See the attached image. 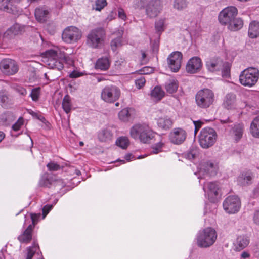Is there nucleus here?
<instances>
[{"mask_svg":"<svg viewBox=\"0 0 259 259\" xmlns=\"http://www.w3.org/2000/svg\"><path fill=\"white\" fill-rule=\"evenodd\" d=\"M164 24V19H159L155 23V29L158 32H162L163 31V27Z\"/></svg>","mask_w":259,"mask_h":259,"instance_id":"de8ad7c7","label":"nucleus"},{"mask_svg":"<svg viewBox=\"0 0 259 259\" xmlns=\"http://www.w3.org/2000/svg\"><path fill=\"white\" fill-rule=\"evenodd\" d=\"M141 55H142L141 60V64H146L147 62V60L146 59V54L145 52L143 51H141Z\"/></svg>","mask_w":259,"mask_h":259,"instance_id":"680f3d73","label":"nucleus"},{"mask_svg":"<svg viewBox=\"0 0 259 259\" xmlns=\"http://www.w3.org/2000/svg\"><path fill=\"white\" fill-rule=\"evenodd\" d=\"M254 195H258L259 194V184H258V185L257 186H256V187L255 188L254 190Z\"/></svg>","mask_w":259,"mask_h":259,"instance_id":"774afa93","label":"nucleus"},{"mask_svg":"<svg viewBox=\"0 0 259 259\" xmlns=\"http://www.w3.org/2000/svg\"><path fill=\"white\" fill-rule=\"evenodd\" d=\"M238 13L237 9L233 6L228 7L224 9L219 15L220 23L226 25L236 17Z\"/></svg>","mask_w":259,"mask_h":259,"instance_id":"9b49d317","label":"nucleus"},{"mask_svg":"<svg viewBox=\"0 0 259 259\" xmlns=\"http://www.w3.org/2000/svg\"><path fill=\"white\" fill-rule=\"evenodd\" d=\"M116 144L122 149H126L130 144V141L126 137H120L116 141Z\"/></svg>","mask_w":259,"mask_h":259,"instance_id":"e433bc0d","label":"nucleus"},{"mask_svg":"<svg viewBox=\"0 0 259 259\" xmlns=\"http://www.w3.org/2000/svg\"><path fill=\"white\" fill-rule=\"evenodd\" d=\"M40 88H36L32 90L30 96L33 101H36L38 100L40 95Z\"/></svg>","mask_w":259,"mask_h":259,"instance_id":"c03bdc74","label":"nucleus"},{"mask_svg":"<svg viewBox=\"0 0 259 259\" xmlns=\"http://www.w3.org/2000/svg\"><path fill=\"white\" fill-rule=\"evenodd\" d=\"M163 145V143L162 142H159L156 144L153 148L152 152L154 154H157L161 151V149Z\"/></svg>","mask_w":259,"mask_h":259,"instance_id":"603ef678","label":"nucleus"},{"mask_svg":"<svg viewBox=\"0 0 259 259\" xmlns=\"http://www.w3.org/2000/svg\"><path fill=\"white\" fill-rule=\"evenodd\" d=\"M82 37L80 30L75 26H71L66 27L62 34V40L66 43L72 44L78 41Z\"/></svg>","mask_w":259,"mask_h":259,"instance_id":"1a4fd4ad","label":"nucleus"},{"mask_svg":"<svg viewBox=\"0 0 259 259\" xmlns=\"http://www.w3.org/2000/svg\"><path fill=\"white\" fill-rule=\"evenodd\" d=\"M248 36L251 38H255L259 36V22L253 21L250 22L248 32Z\"/></svg>","mask_w":259,"mask_h":259,"instance_id":"a878e982","label":"nucleus"},{"mask_svg":"<svg viewBox=\"0 0 259 259\" xmlns=\"http://www.w3.org/2000/svg\"><path fill=\"white\" fill-rule=\"evenodd\" d=\"M39 217V215L37 214H35V213L31 214V219L32 220V224L33 225H35V224L37 223Z\"/></svg>","mask_w":259,"mask_h":259,"instance_id":"bf43d9fd","label":"nucleus"},{"mask_svg":"<svg viewBox=\"0 0 259 259\" xmlns=\"http://www.w3.org/2000/svg\"><path fill=\"white\" fill-rule=\"evenodd\" d=\"M217 238L215 230L211 227H207L199 232L197 238V244L200 247H208L214 244Z\"/></svg>","mask_w":259,"mask_h":259,"instance_id":"20e7f679","label":"nucleus"},{"mask_svg":"<svg viewBox=\"0 0 259 259\" xmlns=\"http://www.w3.org/2000/svg\"><path fill=\"white\" fill-rule=\"evenodd\" d=\"M53 185L55 186L58 187L60 188H62L65 187L66 184L62 179H58L55 181L53 182Z\"/></svg>","mask_w":259,"mask_h":259,"instance_id":"5fc2aeb1","label":"nucleus"},{"mask_svg":"<svg viewBox=\"0 0 259 259\" xmlns=\"http://www.w3.org/2000/svg\"><path fill=\"white\" fill-rule=\"evenodd\" d=\"M107 5L106 0H97L96 2V10L100 11Z\"/></svg>","mask_w":259,"mask_h":259,"instance_id":"3c124183","label":"nucleus"},{"mask_svg":"<svg viewBox=\"0 0 259 259\" xmlns=\"http://www.w3.org/2000/svg\"><path fill=\"white\" fill-rule=\"evenodd\" d=\"M223 61L217 57H213L208 59L206 62L207 69L211 72L219 71L222 68Z\"/></svg>","mask_w":259,"mask_h":259,"instance_id":"aec40b11","label":"nucleus"},{"mask_svg":"<svg viewBox=\"0 0 259 259\" xmlns=\"http://www.w3.org/2000/svg\"><path fill=\"white\" fill-rule=\"evenodd\" d=\"M84 73L82 72H79L77 71L74 70L70 73L69 76L72 78H77L80 76H83Z\"/></svg>","mask_w":259,"mask_h":259,"instance_id":"6e6d98bb","label":"nucleus"},{"mask_svg":"<svg viewBox=\"0 0 259 259\" xmlns=\"http://www.w3.org/2000/svg\"><path fill=\"white\" fill-rule=\"evenodd\" d=\"M12 103V100L6 93L4 92H0V104L2 107L7 108Z\"/></svg>","mask_w":259,"mask_h":259,"instance_id":"72a5a7b5","label":"nucleus"},{"mask_svg":"<svg viewBox=\"0 0 259 259\" xmlns=\"http://www.w3.org/2000/svg\"><path fill=\"white\" fill-rule=\"evenodd\" d=\"M217 135L215 130L211 127L203 128L199 135V142L203 148H208L215 143Z\"/></svg>","mask_w":259,"mask_h":259,"instance_id":"0eeeda50","label":"nucleus"},{"mask_svg":"<svg viewBox=\"0 0 259 259\" xmlns=\"http://www.w3.org/2000/svg\"><path fill=\"white\" fill-rule=\"evenodd\" d=\"M236 102V95L233 93H228L225 97L223 106L228 109H232L235 106Z\"/></svg>","mask_w":259,"mask_h":259,"instance_id":"393cba45","label":"nucleus"},{"mask_svg":"<svg viewBox=\"0 0 259 259\" xmlns=\"http://www.w3.org/2000/svg\"><path fill=\"white\" fill-rule=\"evenodd\" d=\"M253 177V174L250 170L243 171L237 178V182L241 186L248 185L252 183Z\"/></svg>","mask_w":259,"mask_h":259,"instance_id":"412c9836","label":"nucleus"},{"mask_svg":"<svg viewBox=\"0 0 259 259\" xmlns=\"http://www.w3.org/2000/svg\"><path fill=\"white\" fill-rule=\"evenodd\" d=\"M113 135L110 128L103 129L98 133V139L102 142L109 143L113 139Z\"/></svg>","mask_w":259,"mask_h":259,"instance_id":"b1692460","label":"nucleus"},{"mask_svg":"<svg viewBox=\"0 0 259 259\" xmlns=\"http://www.w3.org/2000/svg\"><path fill=\"white\" fill-rule=\"evenodd\" d=\"M193 123L195 125V127H196L197 128H199V129H200L201 127L202 124H203V122L200 120L194 121Z\"/></svg>","mask_w":259,"mask_h":259,"instance_id":"0e129e2a","label":"nucleus"},{"mask_svg":"<svg viewBox=\"0 0 259 259\" xmlns=\"http://www.w3.org/2000/svg\"><path fill=\"white\" fill-rule=\"evenodd\" d=\"M202 66V63L201 59L198 57H193L188 61L186 70L188 73H196L199 72Z\"/></svg>","mask_w":259,"mask_h":259,"instance_id":"2eb2a0df","label":"nucleus"},{"mask_svg":"<svg viewBox=\"0 0 259 259\" xmlns=\"http://www.w3.org/2000/svg\"><path fill=\"white\" fill-rule=\"evenodd\" d=\"M121 95L120 89L114 85L105 86L101 91V98L105 102L113 103L117 101Z\"/></svg>","mask_w":259,"mask_h":259,"instance_id":"6e6552de","label":"nucleus"},{"mask_svg":"<svg viewBox=\"0 0 259 259\" xmlns=\"http://www.w3.org/2000/svg\"><path fill=\"white\" fill-rule=\"evenodd\" d=\"M249 242V237L247 235L242 234L238 236L234 242L235 250L240 251L243 250L248 245Z\"/></svg>","mask_w":259,"mask_h":259,"instance_id":"a211bd4d","label":"nucleus"},{"mask_svg":"<svg viewBox=\"0 0 259 259\" xmlns=\"http://www.w3.org/2000/svg\"><path fill=\"white\" fill-rule=\"evenodd\" d=\"M170 140L175 144H180L186 138V133L181 128H175L170 134Z\"/></svg>","mask_w":259,"mask_h":259,"instance_id":"dca6fc26","label":"nucleus"},{"mask_svg":"<svg viewBox=\"0 0 259 259\" xmlns=\"http://www.w3.org/2000/svg\"><path fill=\"white\" fill-rule=\"evenodd\" d=\"M118 16L124 20L126 19V16L123 9H120L118 10Z\"/></svg>","mask_w":259,"mask_h":259,"instance_id":"052dcab7","label":"nucleus"},{"mask_svg":"<svg viewBox=\"0 0 259 259\" xmlns=\"http://www.w3.org/2000/svg\"><path fill=\"white\" fill-rule=\"evenodd\" d=\"M250 132L253 137L259 138V116L255 117L251 123Z\"/></svg>","mask_w":259,"mask_h":259,"instance_id":"2f4dec72","label":"nucleus"},{"mask_svg":"<svg viewBox=\"0 0 259 259\" xmlns=\"http://www.w3.org/2000/svg\"><path fill=\"white\" fill-rule=\"evenodd\" d=\"M32 226L31 225H29L24 232L18 236V239L19 241L23 243H28L30 242L32 239Z\"/></svg>","mask_w":259,"mask_h":259,"instance_id":"bb28decb","label":"nucleus"},{"mask_svg":"<svg viewBox=\"0 0 259 259\" xmlns=\"http://www.w3.org/2000/svg\"><path fill=\"white\" fill-rule=\"evenodd\" d=\"M243 25V21L240 18L235 17L231 22L226 25L230 30L236 31L240 29L242 27Z\"/></svg>","mask_w":259,"mask_h":259,"instance_id":"c756f323","label":"nucleus"},{"mask_svg":"<svg viewBox=\"0 0 259 259\" xmlns=\"http://www.w3.org/2000/svg\"><path fill=\"white\" fill-rule=\"evenodd\" d=\"M206 168L208 172L210 173L211 175L216 174L218 167L217 164H214L211 161H208L206 163Z\"/></svg>","mask_w":259,"mask_h":259,"instance_id":"ea45409f","label":"nucleus"},{"mask_svg":"<svg viewBox=\"0 0 259 259\" xmlns=\"http://www.w3.org/2000/svg\"><path fill=\"white\" fill-rule=\"evenodd\" d=\"M214 100V94L209 89L200 90L195 95L196 103L201 108L209 107L213 104Z\"/></svg>","mask_w":259,"mask_h":259,"instance_id":"39448f33","label":"nucleus"},{"mask_svg":"<svg viewBox=\"0 0 259 259\" xmlns=\"http://www.w3.org/2000/svg\"><path fill=\"white\" fill-rule=\"evenodd\" d=\"M53 208L52 205H46L42 208V214L45 218Z\"/></svg>","mask_w":259,"mask_h":259,"instance_id":"4d7b16f0","label":"nucleus"},{"mask_svg":"<svg viewBox=\"0 0 259 259\" xmlns=\"http://www.w3.org/2000/svg\"><path fill=\"white\" fill-rule=\"evenodd\" d=\"M183 55L180 52L176 51L170 54L167 58V62L169 67L175 72L180 69Z\"/></svg>","mask_w":259,"mask_h":259,"instance_id":"ddd939ff","label":"nucleus"},{"mask_svg":"<svg viewBox=\"0 0 259 259\" xmlns=\"http://www.w3.org/2000/svg\"><path fill=\"white\" fill-rule=\"evenodd\" d=\"M241 256L243 258H249L250 257V254L248 252H246V251H243L241 253Z\"/></svg>","mask_w":259,"mask_h":259,"instance_id":"69168bd1","label":"nucleus"},{"mask_svg":"<svg viewBox=\"0 0 259 259\" xmlns=\"http://www.w3.org/2000/svg\"><path fill=\"white\" fill-rule=\"evenodd\" d=\"M24 119L22 117H20L17 121L12 126V129L14 131H19L21 127L23 125Z\"/></svg>","mask_w":259,"mask_h":259,"instance_id":"8fccbe9b","label":"nucleus"},{"mask_svg":"<svg viewBox=\"0 0 259 259\" xmlns=\"http://www.w3.org/2000/svg\"><path fill=\"white\" fill-rule=\"evenodd\" d=\"M121 45V38L119 37L116 38L111 41V47L113 51H115L116 48L120 46Z\"/></svg>","mask_w":259,"mask_h":259,"instance_id":"09e8293b","label":"nucleus"},{"mask_svg":"<svg viewBox=\"0 0 259 259\" xmlns=\"http://www.w3.org/2000/svg\"><path fill=\"white\" fill-rule=\"evenodd\" d=\"M48 170L52 171L59 170L61 169V166L57 163L54 162H50L47 165Z\"/></svg>","mask_w":259,"mask_h":259,"instance_id":"37998d69","label":"nucleus"},{"mask_svg":"<svg viewBox=\"0 0 259 259\" xmlns=\"http://www.w3.org/2000/svg\"><path fill=\"white\" fill-rule=\"evenodd\" d=\"M106 33L102 28H96L91 30L87 36L86 44L90 48H100L104 43Z\"/></svg>","mask_w":259,"mask_h":259,"instance_id":"7ed1b4c3","label":"nucleus"},{"mask_svg":"<svg viewBox=\"0 0 259 259\" xmlns=\"http://www.w3.org/2000/svg\"><path fill=\"white\" fill-rule=\"evenodd\" d=\"M45 55V63L48 67L58 70H61L63 68V63L67 59L64 52L59 49H50L46 51Z\"/></svg>","mask_w":259,"mask_h":259,"instance_id":"f257e3e1","label":"nucleus"},{"mask_svg":"<svg viewBox=\"0 0 259 259\" xmlns=\"http://www.w3.org/2000/svg\"><path fill=\"white\" fill-rule=\"evenodd\" d=\"M208 188V196L210 201L215 202L217 197L218 195L219 187L216 183L210 182L206 184L203 187V190L205 191V187Z\"/></svg>","mask_w":259,"mask_h":259,"instance_id":"6ab92c4d","label":"nucleus"},{"mask_svg":"<svg viewBox=\"0 0 259 259\" xmlns=\"http://www.w3.org/2000/svg\"><path fill=\"white\" fill-rule=\"evenodd\" d=\"M178 88V82L176 80L171 79L169 80L165 84V89L166 91L172 94L176 92Z\"/></svg>","mask_w":259,"mask_h":259,"instance_id":"f704fd0d","label":"nucleus"},{"mask_svg":"<svg viewBox=\"0 0 259 259\" xmlns=\"http://www.w3.org/2000/svg\"><path fill=\"white\" fill-rule=\"evenodd\" d=\"M131 136L135 140H139L144 143H148L154 137V133L145 124H136L130 130Z\"/></svg>","mask_w":259,"mask_h":259,"instance_id":"f03ea898","label":"nucleus"},{"mask_svg":"<svg viewBox=\"0 0 259 259\" xmlns=\"http://www.w3.org/2000/svg\"><path fill=\"white\" fill-rule=\"evenodd\" d=\"M135 82L136 87L138 89H141L145 85L146 80L143 76H140L135 80Z\"/></svg>","mask_w":259,"mask_h":259,"instance_id":"49530a36","label":"nucleus"},{"mask_svg":"<svg viewBox=\"0 0 259 259\" xmlns=\"http://www.w3.org/2000/svg\"><path fill=\"white\" fill-rule=\"evenodd\" d=\"M49 15V11L45 8H37L35 9V17L40 22H45Z\"/></svg>","mask_w":259,"mask_h":259,"instance_id":"c85d7f7f","label":"nucleus"},{"mask_svg":"<svg viewBox=\"0 0 259 259\" xmlns=\"http://www.w3.org/2000/svg\"><path fill=\"white\" fill-rule=\"evenodd\" d=\"M253 221L255 225L259 226V209L254 212Z\"/></svg>","mask_w":259,"mask_h":259,"instance_id":"13d9d810","label":"nucleus"},{"mask_svg":"<svg viewBox=\"0 0 259 259\" xmlns=\"http://www.w3.org/2000/svg\"><path fill=\"white\" fill-rule=\"evenodd\" d=\"M9 0H0V9L5 11L10 12L11 9L9 8Z\"/></svg>","mask_w":259,"mask_h":259,"instance_id":"79ce46f5","label":"nucleus"},{"mask_svg":"<svg viewBox=\"0 0 259 259\" xmlns=\"http://www.w3.org/2000/svg\"><path fill=\"white\" fill-rule=\"evenodd\" d=\"M134 112V110L132 108H124L119 112L118 116L121 120L127 121L129 120Z\"/></svg>","mask_w":259,"mask_h":259,"instance_id":"473e14b6","label":"nucleus"},{"mask_svg":"<svg viewBox=\"0 0 259 259\" xmlns=\"http://www.w3.org/2000/svg\"><path fill=\"white\" fill-rule=\"evenodd\" d=\"M165 93L159 86L155 87L151 92V97L154 101H158L164 96Z\"/></svg>","mask_w":259,"mask_h":259,"instance_id":"7c9ffc66","label":"nucleus"},{"mask_svg":"<svg viewBox=\"0 0 259 259\" xmlns=\"http://www.w3.org/2000/svg\"><path fill=\"white\" fill-rule=\"evenodd\" d=\"M132 158H133V156L131 154H126L125 156V159H126V161H130Z\"/></svg>","mask_w":259,"mask_h":259,"instance_id":"338daca9","label":"nucleus"},{"mask_svg":"<svg viewBox=\"0 0 259 259\" xmlns=\"http://www.w3.org/2000/svg\"><path fill=\"white\" fill-rule=\"evenodd\" d=\"M244 126L242 124H235L230 131V135L236 141H238L242 137Z\"/></svg>","mask_w":259,"mask_h":259,"instance_id":"4be33fe9","label":"nucleus"},{"mask_svg":"<svg viewBox=\"0 0 259 259\" xmlns=\"http://www.w3.org/2000/svg\"><path fill=\"white\" fill-rule=\"evenodd\" d=\"M174 7L179 10L185 8L187 7L186 0H175Z\"/></svg>","mask_w":259,"mask_h":259,"instance_id":"a19ab883","label":"nucleus"},{"mask_svg":"<svg viewBox=\"0 0 259 259\" xmlns=\"http://www.w3.org/2000/svg\"><path fill=\"white\" fill-rule=\"evenodd\" d=\"M259 79V70L254 67H249L242 71L239 75L240 83L246 87L254 85Z\"/></svg>","mask_w":259,"mask_h":259,"instance_id":"423d86ee","label":"nucleus"},{"mask_svg":"<svg viewBox=\"0 0 259 259\" xmlns=\"http://www.w3.org/2000/svg\"><path fill=\"white\" fill-rule=\"evenodd\" d=\"M24 31L23 26L16 23L6 30L4 34V37L7 39H12L17 35L21 34Z\"/></svg>","mask_w":259,"mask_h":259,"instance_id":"f3484780","label":"nucleus"},{"mask_svg":"<svg viewBox=\"0 0 259 259\" xmlns=\"http://www.w3.org/2000/svg\"><path fill=\"white\" fill-rule=\"evenodd\" d=\"M110 62L107 57H102L98 59L95 64V68L102 71L108 70L110 67Z\"/></svg>","mask_w":259,"mask_h":259,"instance_id":"cd10ccee","label":"nucleus"},{"mask_svg":"<svg viewBox=\"0 0 259 259\" xmlns=\"http://www.w3.org/2000/svg\"><path fill=\"white\" fill-rule=\"evenodd\" d=\"M39 184L42 186L49 187V185L50 184V183L48 179H43L40 181Z\"/></svg>","mask_w":259,"mask_h":259,"instance_id":"e2e57ef3","label":"nucleus"},{"mask_svg":"<svg viewBox=\"0 0 259 259\" xmlns=\"http://www.w3.org/2000/svg\"><path fill=\"white\" fill-rule=\"evenodd\" d=\"M14 119V115L10 112L4 113L2 116V120L4 122H10Z\"/></svg>","mask_w":259,"mask_h":259,"instance_id":"a18cd8bd","label":"nucleus"},{"mask_svg":"<svg viewBox=\"0 0 259 259\" xmlns=\"http://www.w3.org/2000/svg\"><path fill=\"white\" fill-rule=\"evenodd\" d=\"M38 248L37 244H34L32 246L27 248V254L26 259H32Z\"/></svg>","mask_w":259,"mask_h":259,"instance_id":"58836bf2","label":"nucleus"},{"mask_svg":"<svg viewBox=\"0 0 259 259\" xmlns=\"http://www.w3.org/2000/svg\"><path fill=\"white\" fill-rule=\"evenodd\" d=\"M156 120L158 126L162 130H169L173 124L172 120L167 116L160 117L157 118Z\"/></svg>","mask_w":259,"mask_h":259,"instance_id":"5701e85b","label":"nucleus"},{"mask_svg":"<svg viewBox=\"0 0 259 259\" xmlns=\"http://www.w3.org/2000/svg\"><path fill=\"white\" fill-rule=\"evenodd\" d=\"M62 107L64 111L68 113L71 109V99L69 95H65L62 101Z\"/></svg>","mask_w":259,"mask_h":259,"instance_id":"c9c22d12","label":"nucleus"},{"mask_svg":"<svg viewBox=\"0 0 259 259\" xmlns=\"http://www.w3.org/2000/svg\"><path fill=\"white\" fill-rule=\"evenodd\" d=\"M222 70V76L228 77L230 76V65L228 62L223 63L221 69Z\"/></svg>","mask_w":259,"mask_h":259,"instance_id":"4c0bfd02","label":"nucleus"},{"mask_svg":"<svg viewBox=\"0 0 259 259\" xmlns=\"http://www.w3.org/2000/svg\"><path fill=\"white\" fill-rule=\"evenodd\" d=\"M153 68L150 67H144L140 70V73L143 74H148L153 72Z\"/></svg>","mask_w":259,"mask_h":259,"instance_id":"864d4df0","label":"nucleus"},{"mask_svg":"<svg viewBox=\"0 0 259 259\" xmlns=\"http://www.w3.org/2000/svg\"><path fill=\"white\" fill-rule=\"evenodd\" d=\"M162 9V3L160 0H151L146 8V14L151 18L156 17Z\"/></svg>","mask_w":259,"mask_h":259,"instance_id":"4468645a","label":"nucleus"},{"mask_svg":"<svg viewBox=\"0 0 259 259\" xmlns=\"http://www.w3.org/2000/svg\"><path fill=\"white\" fill-rule=\"evenodd\" d=\"M223 206L225 211L229 214H235L239 211L241 201L236 195H230L224 201Z\"/></svg>","mask_w":259,"mask_h":259,"instance_id":"9d476101","label":"nucleus"},{"mask_svg":"<svg viewBox=\"0 0 259 259\" xmlns=\"http://www.w3.org/2000/svg\"><path fill=\"white\" fill-rule=\"evenodd\" d=\"M0 69L7 75L15 74L18 71V66L16 62L11 59H5L0 63Z\"/></svg>","mask_w":259,"mask_h":259,"instance_id":"f8f14e48","label":"nucleus"}]
</instances>
